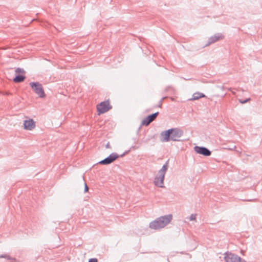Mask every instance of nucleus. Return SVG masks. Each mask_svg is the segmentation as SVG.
<instances>
[{
  "mask_svg": "<svg viewBox=\"0 0 262 262\" xmlns=\"http://www.w3.org/2000/svg\"><path fill=\"white\" fill-rule=\"evenodd\" d=\"M194 150L197 154L202 155L205 157L210 156L211 154V151L207 148L204 146H195L194 147Z\"/></svg>",
  "mask_w": 262,
  "mask_h": 262,
  "instance_id": "6e6552de",
  "label": "nucleus"
},
{
  "mask_svg": "<svg viewBox=\"0 0 262 262\" xmlns=\"http://www.w3.org/2000/svg\"><path fill=\"white\" fill-rule=\"evenodd\" d=\"M24 128L27 130H32L35 127V122L33 119L25 120L24 122Z\"/></svg>",
  "mask_w": 262,
  "mask_h": 262,
  "instance_id": "ddd939ff",
  "label": "nucleus"
},
{
  "mask_svg": "<svg viewBox=\"0 0 262 262\" xmlns=\"http://www.w3.org/2000/svg\"><path fill=\"white\" fill-rule=\"evenodd\" d=\"M0 258H6L9 260H12V262H13L14 261H15L16 260L15 258H12L9 255H7V254L1 255Z\"/></svg>",
  "mask_w": 262,
  "mask_h": 262,
  "instance_id": "2eb2a0df",
  "label": "nucleus"
},
{
  "mask_svg": "<svg viewBox=\"0 0 262 262\" xmlns=\"http://www.w3.org/2000/svg\"><path fill=\"white\" fill-rule=\"evenodd\" d=\"M223 38L224 35L222 33H216L208 39V43L205 45V47L208 46L212 43L223 39Z\"/></svg>",
  "mask_w": 262,
  "mask_h": 262,
  "instance_id": "9b49d317",
  "label": "nucleus"
},
{
  "mask_svg": "<svg viewBox=\"0 0 262 262\" xmlns=\"http://www.w3.org/2000/svg\"><path fill=\"white\" fill-rule=\"evenodd\" d=\"M105 147H106V148H110V147H111V146H110V143H109V142H108V143L106 144V145H105Z\"/></svg>",
  "mask_w": 262,
  "mask_h": 262,
  "instance_id": "412c9836",
  "label": "nucleus"
},
{
  "mask_svg": "<svg viewBox=\"0 0 262 262\" xmlns=\"http://www.w3.org/2000/svg\"><path fill=\"white\" fill-rule=\"evenodd\" d=\"M149 227L151 229L159 230L163 228L162 225H161L160 221L158 218H157L155 220L149 223Z\"/></svg>",
  "mask_w": 262,
  "mask_h": 262,
  "instance_id": "f8f14e48",
  "label": "nucleus"
},
{
  "mask_svg": "<svg viewBox=\"0 0 262 262\" xmlns=\"http://www.w3.org/2000/svg\"><path fill=\"white\" fill-rule=\"evenodd\" d=\"M164 98H164V97H163V98H162L160 100V102H159V104L157 106L158 107H161L162 100H163Z\"/></svg>",
  "mask_w": 262,
  "mask_h": 262,
  "instance_id": "aec40b11",
  "label": "nucleus"
},
{
  "mask_svg": "<svg viewBox=\"0 0 262 262\" xmlns=\"http://www.w3.org/2000/svg\"><path fill=\"white\" fill-rule=\"evenodd\" d=\"M128 152V151H126L123 154L119 156L116 152H113L111 154L107 157L105 158L104 159L100 161L99 162V164L101 165H108L112 163H113L114 161H115L117 158H118L119 157H122L124 156L126 154H127Z\"/></svg>",
  "mask_w": 262,
  "mask_h": 262,
  "instance_id": "20e7f679",
  "label": "nucleus"
},
{
  "mask_svg": "<svg viewBox=\"0 0 262 262\" xmlns=\"http://www.w3.org/2000/svg\"><path fill=\"white\" fill-rule=\"evenodd\" d=\"M89 188L88 186V185H87V184L85 183H84V192H88V190H89Z\"/></svg>",
  "mask_w": 262,
  "mask_h": 262,
  "instance_id": "6ab92c4d",
  "label": "nucleus"
},
{
  "mask_svg": "<svg viewBox=\"0 0 262 262\" xmlns=\"http://www.w3.org/2000/svg\"><path fill=\"white\" fill-rule=\"evenodd\" d=\"M4 94L6 95H9L10 94V93H8V92H6Z\"/></svg>",
  "mask_w": 262,
  "mask_h": 262,
  "instance_id": "5701e85b",
  "label": "nucleus"
},
{
  "mask_svg": "<svg viewBox=\"0 0 262 262\" xmlns=\"http://www.w3.org/2000/svg\"><path fill=\"white\" fill-rule=\"evenodd\" d=\"M204 97H206V96L204 94L200 93V92H196L193 94L192 98H191L190 100H198L201 98H204Z\"/></svg>",
  "mask_w": 262,
  "mask_h": 262,
  "instance_id": "4468645a",
  "label": "nucleus"
},
{
  "mask_svg": "<svg viewBox=\"0 0 262 262\" xmlns=\"http://www.w3.org/2000/svg\"><path fill=\"white\" fill-rule=\"evenodd\" d=\"M89 262H98V259L96 258H92L89 259Z\"/></svg>",
  "mask_w": 262,
  "mask_h": 262,
  "instance_id": "a211bd4d",
  "label": "nucleus"
},
{
  "mask_svg": "<svg viewBox=\"0 0 262 262\" xmlns=\"http://www.w3.org/2000/svg\"><path fill=\"white\" fill-rule=\"evenodd\" d=\"M29 84L34 93L40 98H45L46 97V95L41 83L39 82H31Z\"/></svg>",
  "mask_w": 262,
  "mask_h": 262,
  "instance_id": "7ed1b4c3",
  "label": "nucleus"
},
{
  "mask_svg": "<svg viewBox=\"0 0 262 262\" xmlns=\"http://www.w3.org/2000/svg\"><path fill=\"white\" fill-rule=\"evenodd\" d=\"M159 113L157 112L154 114H150L145 118L142 121L141 125L144 126H148L154 121L157 116L159 115Z\"/></svg>",
  "mask_w": 262,
  "mask_h": 262,
  "instance_id": "1a4fd4ad",
  "label": "nucleus"
},
{
  "mask_svg": "<svg viewBox=\"0 0 262 262\" xmlns=\"http://www.w3.org/2000/svg\"><path fill=\"white\" fill-rule=\"evenodd\" d=\"M196 219V214H192L190 216V221H193V220H195Z\"/></svg>",
  "mask_w": 262,
  "mask_h": 262,
  "instance_id": "f3484780",
  "label": "nucleus"
},
{
  "mask_svg": "<svg viewBox=\"0 0 262 262\" xmlns=\"http://www.w3.org/2000/svg\"><path fill=\"white\" fill-rule=\"evenodd\" d=\"M15 76L13 78V81L15 83H20L23 82L26 76H25V71L23 69L17 68L16 69L15 71Z\"/></svg>",
  "mask_w": 262,
  "mask_h": 262,
  "instance_id": "39448f33",
  "label": "nucleus"
},
{
  "mask_svg": "<svg viewBox=\"0 0 262 262\" xmlns=\"http://www.w3.org/2000/svg\"><path fill=\"white\" fill-rule=\"evenodd\" d=\"M160 221L161 225L164 228L168 224L170 223L172 220V215L171 214L165 215L158 217Z\"/></svg>",
  "mask_w": 262,
  "mask_h": 262,
  "instance_id": "9d476101",
  "label": "nucleus"
},
{
  "mask_svg": "<svg viewBox=\"0 0 262 262\" xmlns=\"http://www.w3.org/2000/svg\"><path fill=\"white\" fill-rule=\"evenodd\" d=\"M108 100L101 102L97 106V110L98 114H102L106 113L112 108Z\"/></svg>",
  "mask_w": 262,
  "mask_h": 262,
  "instance_id": "423d86ee",
  "label": "nucleus"
},
{
  "mask_svg": "<svg viewBox=\"0 0 262 262\" xmlns=\"http://www.w3.org/2000/svg\"><path fill=\"white\" fill-rule=\"evenodd\" d=\"M250 98H247L244 100H242L241 99H239V102L242 103V104H245L248 102H249L250 100Z\"/></svg>",
  "mask_w": 262,
  "mask_h": 262,
  "instance_id": "dca6fc26",
  "label": "nucleus"
},
{
  "mask_svg": "<svg viewBox=\"0 0 262 262\" xmlns=\"http://www.w3.org/2000/svg\"><path fill=\"white\" fill-rule=\"evenodd\" d=\"M224 258L226 262H247L237 255L231 253H227Z\"/></svg>",
  "mask_w": 262,
  "mask_h": 262,
  "instance_id": "0eeeda50",
  "label": "nucleus"
},
{
  "mask_svg": "<svg viewBox=\"0 0 262 262\" xmlns=\"http://www.w3.org/2000/svg\"><path fill=\"white\" fill-rule=\"evenodd\" d=\"M228 91L232 92L233 94H235V92L232 91V88H230L228 89Z\"/></svg>",
  "mask_w": 262,
  "mask_h": 262,
  "instance_id": "4be33fe9",
  "label": "nucleus"
},
{
  "mask_svg": "<svg viewBox=\"0 0 262 262\" xmlns=\"http://www.w3.org/2000/svg\"><path fill=\"white\" fill-rule=\"evenodd\" d=\"M183 130L179 128H171L162 132L161 135L163 136L162 141L168 142L170 140L180 141L179 138L183 136Z\"/></svg>",
  "mask_w": 262,
  "mask_h": 262,
  "instance_id": "f257e3e1",
  "label": "nucleus"
},
{
  "mask_svg": "<svg viewBox=\"0 0 262 262\" xmlns=\"http://www.w3.org/2000/svg\"><path fill=\"white\" fill-rule=\"evenodd\" d=\"M169 160L164 164L162 168L159 170L158 174L156 176L154 180V184L156 186L160 188H164V180L165 175L168 168Z\"/></svg>",
  "mask_w": 262,
  "mask_h": 262,
  "instance_id": "f03ea898",
  "label": "nucleus"
}]
</instances>
